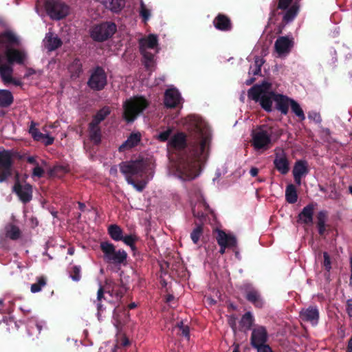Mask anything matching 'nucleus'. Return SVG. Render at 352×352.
I'll list each match as a JSON object with an SVG mask.
<instances>
[{
	"label": "nucleus",
	"mask_w": 352,
	"mask_h": 352,
	"mask_svg": "<svg viewBox=\"0 0 352 352\" xmlns=\"http://www.w3.org/2000/svg\"><path fill=\"white\" fill-rule=\"evenodd\" d=\"M188 140L183 132L174 134L168 140V149L184 151L177 170L184 180H191L199 175L200 162L208 156L210 137L202 127L196 124L194 133Z\"/></svg>",
	"instance_id": "1"
},
{
	"label": "nucleus",
	"mask_w": 352,
	"mask_h": 352,
	"mask_svg": "<svg viewBox=\"0 0 352 352\" xmlns=\"http://www.w3.org/2000/svg\"><path fill=\"white\" fill-rule=\"evenodd\" d=\"M282 130L274 126L262 125L252 133L251 144L256 151L268 150L282 135Z\"/></svg>",
	"instance_id": "2"
},
{
	"label": "nucleus",
	"mask_w": 352,
	"mask_h": 352,
	"mask_svg": "<svg viewBox=\"0 0 352 352\" xmlns=\"http://www.w3.org/2000/svg\"><path fill=\"white\" fill-rule=\"evenodd\" d=\"M150 102L143 96H134L123 104V118L127 123H131L148 107Z\"/></svg>",
	"instance_id": "3"
},
{
	"label": "nucleus",
	"mask_w": 352,
	"mask_h": 352,
	"mask_svg": "<svg viewBox=\"0 0 352 352\" xmlns=\"http://www.w3.org/2000/svg\"><path fill=\"white\" fill-rule=\"evenodd\" d=\"M100 248L103 253V259L108 263L114 265L124 264L127 258V253L122 249L116 250L115 245L109 241H102Z\"/></svg>",
	"instance_id": "4"
},
{
	"label": "nucleus",
	"mask_w": 352,
	"mask_h": 352,
	"mask_svg": "<svg viewBox=\"0 0 352 352\" xmlns=\"http://www.w3.org/2000/svg\"><path fill=\"white\" fill-rule=\"evenodd\" d=\"M148 161L144 158H139L135 160L122 162L119 164L120 172L126 176L132 177V176H142L146 173Z\"/></svg>",
	"instance_id": "5"
},
{
	"label": "nucleus",
	"mask_w": 352,
	"mask_h": 352,
	"mask_svg": "<svg viewBox=\"0 0 352 352\" xmlns=\"http://www.w3.org/2000/svg\"><path fill=\"white\" fill-rule=\"evenodd\" d=\"M117 31L113 22L106 21L94 25L89 30L91 38L96 42H104L111 38Z\"/></svg>",
	"instance_id": "6"
},
{
	"label": "nucleus",
	"mask_w": 352,
	"mask_h": 352,
	"mask_svg": "<svg viewBox=\"0 0 352 352\" xmlns=\"http://www.w3.org/2000/svg\"><path fill=\"white\" fill-rule=\"evenodd\" d=\"M45 9L50 19L59 21L65 18L69 13V7L60 0H47Z\"/></svg>",
	"instance_id": "7"
},
{
	"label": "nucleus",
	"mask_w": 352,
	"mask_h": 352,
	"mask_svg": "<svg viewBox=\"0 0 352 352\" xmlns=\"http://www.w3.org/2000/svg\"><path fill=\"white\" fill-rule=\"evenodd\" d=\"M13 153L11 150L0 151V183L7 181L12 175Z\"/></svg>",
	"instance_id": "8"
},
{
	"label": "nucleus",
	"mask_w": 352,
	"mask_h": 352,
	"mask_svg": "<svg viewBox=\"0 0 352 352\" xmlns=\"http://www.w3.org/2000/svg\"><path fill=\"white\" fill-rule=\"evenodd\" d=\"M107 85V76L104 69L96 66L91 72L87 81L88 87L94 91H101Z\"/></svg>",
	"instance_id": "9"
},
{
	"label": "nucleus",
	"mask_w": 352,
	"mask_h": 352,
	"mask_svg": "<svg viewBox=\"0 0 352 352\" xmlns=\"http://www.w3.org/2000/svg\"><path fill=\"white\" fill-rule=\"evenodd\" d=\"M15 182L12 187V192H14L21 202L23 204L29 203L32 199V186L30 184L22 185L19 180V174H15Z\"/></svg>",
	"instance_id": "10"
},
{
	"label": "nucleus",
	"mask_w": 352,
	"mask_h": 352,
	"mask_svg": "<svg viewBox=\"0 0 352 352\" xmlns=\"http://www.w3.org/2000/svg\"><path fill=\"white\" fill-rule=\"evenodd\" d=\"M268 338V333L266 328L263 326H257L252 329L250 337V344L256 349L266 344Z\"/></svg>",
	"instance_id": "11"
},
{
	"label": "nucleus",
	"mask_w": 352,
	"mask_h": 352,
	"mask_svg": "<svg viewBox=\"0 0 352 352\" xmlns=\"http://www.w3.org/2000/svg\"><path fill=\"white\" fill-rule=\"evenodd\" d=\"M245 299L256 308H262L264 300L260 292L250 285H245L243 287Z\"/></svg>",
	"instance_id": "12"
},
{
	"label": "nucleus",
	"mask_w": 352,
	"mask_h": 352,
	"mask_svg": "<svg viewBox=\"0 0 352 352\" xmlns=\"http://www.w3.org/2000/svg\"><path fill=\"white\" fill-rule=\"evenodd\" d=\"M6 56L10 65L14 63L23 65L26 59L27 54L24 50L8 47L6 51Z\"/></svg>",
	"instance_id": "13"
},
{
	"label": "nucleus",
	"mask_w": 352,
	"mask_h": 352,
	"mask_svg": "<svg viewBox=\"0 0 352 352\" xmlns=\"http://www.w3.org/2000/svg\"><path fill=\"white\" fill-rule=\"evenodd\" d=\"M299 316L302 321L316 325L319 321V310L316 306H309L306 309H302Z\"/></svg>",
	"instance_id": "14"
},
{
	"label": "nucleus",
	"mask_w": 352,
	"mask_h": 352,
	"mask_svg": "<svg viewBox=\"0 0 352 352\" xmlns=\"http://www.w3.org/2000/svg\"><path fill=\"white\" fill-rule=\"evenodd\" d=\"M182 100L180 93L175 88L168 89L164 93V104L167 108H175Z\"/></svg>",
	"instance_id": "15"
},
{
	"label": "nucleus",
	"mask_w": 352,
	"mask_h": 352,
	"mask_svg": "<svg viewBox=\"0 0 352 352\" xmlns=\"http://www.w3.org/2000/svg\"><path fill=\"white\" fill-rule=\"evenodd\" d=\"M275 168L282 175H286L289 171V161L285 153L282 151L281 153H276L274 160Z\"/></svg>",
	"instance_id": "16"
},
{
	"label": "nucleus",
	"mask_w": 352,
	"mask_h": 352,
	"mask_svg": "<svg viewBox=\"0 0 352 352\" xmlns=\"http://www.w3.org/2000/svg\"><path fill=\"white\" fill-rule=\"evenodd\" d=\"M193 216L197 218L201 222L206 221V216L209 213H212L209 205L204 198H201L196 206L192 209Z\"/></svg>",
	"instance_id": "17"
},
{
	"label": "nucleus",
	"mask_w": 352,
	"mask_h": 352,
	"mask_svg": "<svg viewBox=\"0 0 352 352\" xmlns=\"http://www.w3.org/2000/svg\"><path fill=\"white\" fill-rule=\"evenodd\" d=\"M212 23L216 29L222 32H228L232 28L230 19L224 14L219 13Z\"/></svg>",
	"instance_id": "18"
},
{
	"label": "nucleus",
	"mask_w": 352,
	"mask_h": 352,
	"mask_svg": "<svg viewBox=\"0 0 352 352\" xmlns=\"http://www.w3.org/2000/svg\"><path fill=\"white\" fill-rule=\"evenodd\" d=\"M293 47V41L286 36L278 37L275 41L274 47L279 56L289 53Z\"/></svg>",
	"instance_id": "19"
},
{
	"label": "nucleus",
	"mask_w": 352,
	"mask_h": 352,
	"mask_svg": "<svg viewBox=\"0 0 352 352\" xmlns=\"http://www.w3.org/2000/svg\"><path fill=\"white\" fill-rule=\"evenodd\" d=\"M292 98L288 96L277 94L275 96V109L280 111L283 115H287L289 111V107L291 104Z\"/></svg>",
	"instance_id": "20"
},
{
	"label": "nucleus",
	"mask_w": 352,
	"mask_h": 352,
	"mask_svg": "<svg viewBox=\"0 0 352 352\" xmlns=\"http://www.w3.org/2000/svg\"><path fill=\"white\" fill-rule=\"evenodd\" d=\"M216 240L219 246L233 248L236 245L237 241L234 236L228 234L224 231L218 230Z\"/></svg>",
	"instance_id": "21"
},
{
	"label": "nucleus",
	"mask_w": 352,
	"mask_h": 352,
	"mask_svg": "<svg viewBox=\"0 0 352 352\" xmlns=\"http://www.w3.org/2000/svg\"><path fill=\"white\" fill-rule=\"evenodd\" d=\"M314 212V205L309 204L303 208L302 211L298 214V222L302 223L305 225H309L313 223V217Z\"/></svg>",
	"instance_id": "22"
},
{
	"label": "nucleus",
	"mask_w": 352,
	"mask_h": 352,
	"mask_svg": "<svg viewBox=\"0 0 352 352\" xmlns=\"http://www.w3.org/2000/svg\"><path fill=\"white\" fill-rule=\"evenodd\" d=\"M276 94V93L272 91L264 93L259 100L258 102L261 107L266 112L270 113L272 111V104L274 102Z\"/></svg>",
	"instance_id": "23"
},
{
	"label": "nucleus",
	"mask_w": 352,
	"mask_h": 352,
	"mask_svg": "<svg viewBox=\"0 0 352 352\" xmlns=\"http://www.w3.org/2000/svg\"><path fill=\"white\" fill-rule=\"evenodd\" d=\"M141 140V135L138 133H132L120 146L119 151L124 152L137 146Z\"/></svg>",
	"instance_id": "24"
},
{
	"label": "nucleus",
	"mask_w": 352,
	"mask_h": 352,
	"mask_svg": "<svg viewBox=\"0 0 352 352\" xmlns=\"http://www.w3.org/2000/svg\"><path fill=\"white\" fill-rule=\"evenodd\" d=\"M111 289L109 290L107 293L111 297L115 298L118 301L120 300L126 291V288L122 281L120 280V283H113L111 285Z\"/></svg>",
	"instance_id": "25"
},
{
	"label": "nucleus",
	"mask_w": 352,
	"mask_h": 352,
	"mask_svg": "<svg viewBox=\"0 0 352 352\" xmlns=\"http://www.w3.org/2000/svg\"><path fill=\"white\" fill-rule=\"evenodd\" d=\"M129 316L124 307L116 306L113 312V318L116 322V326L120 325L128 320Z\"/></svg>",
	"instance_id": "26"
},
{
	"label": "nucleus",
	"mask_w": 352,
	"mask_h": 352,
	"mask_svg": "<svg viewBox=\"0 0 352 352\" xmlns=\"http://www.w3.org/2000/svg\"><path fill=\"white\" fill-rule=\"evenodd\" d=\"M254 318L250 311L246 312L241 318L239 325L241 331L246 332L250 329L254 323Z\"/></svg>",
	"instance_id": "27"
},
{
	"label": "nucleus",
	"mask_w": 352,
	"mask_h": 352,
	"mask_svg": "<svg viewBox=\"0 0 352 352\" xmlns=\"http://www.w3.org/2000/svg\"><path fill=\"white\" fill-rule=\"evenodd\" d=\"M110 113L111 108L109 106H104L93 116L91 123L92 125H100V122L104 120Z\"/></svg>",
	"instance_id": "28"
},
{
	"label": "nucleus",
	"mask_w": 352,
	"mask_h": 352,
	"mask_svg": "<svg viewBox=\"0 0 352 352\" xmlns=\"http://www.w3.org/2000/svg\"><path fill=\"white\" fill-rule=\"evenodd\" d=\"M89 136L91 142L95 145H98L101 142V129L99 125H92V123L89 124Z\"/></svg>",
	"instance_id": "29"
},
{
	"label": "nucleus",
	"mask_w": 352,
	"mask_h": 352,
	"mask_svg": "<svg viewBox=\"0 0 352 352\" xmlns=\"http://www.w3.org/2000/svg\"><path fill=\"white\" fill-rule=\"evenodd\" d=\"M45 41V47L50 52L56 50L63 44L60 38L56 36H54L52 33L47 34Z\"/></svg>",
	"instance_id": "30"
},
{
	"label": "nucleus",
	"mask_w": 352,
	"mask_h": 352,
	"mask_svg": "<svg viewBox=\"0 0 352 352\" xmlns=\"http://www.w3.org/2000/svg\"><path fill=\"white\" fill-rule=\"evenodd\" d=\"M0 42L10 45H19V40L11 31L6 30L0 34Z\"/></svg>",
	"instance_id": "31"
},
{
	"label": "nucleus",
	"mask_w": 352,
	"mask_h": 352,
	"mask_svg": "<svg viewBox=\"0 0 352 352\" xmlns=\"http://www.w3.org/2000/svg\"><path fill=\"white\" fill-rule=\"evenodd\" d=\"M14 102L12 92L7 89H0V107L8 108Z\"/></svg>",
	"instance_id": "32"
},
{
	"label": "nucleus",
	"mask_w": 352,
	"mask_h": 352,
	"mask_svg": "<svg viewBox=\"0 0 352 352\" xmlns=\"http://www.w3.org/2000/svg\"><path fill=\"white\" fill-rule=\"evenodd\" d=\"M309 171V169L307 162L306 160H300L295 162L292 173L304 177L308 174Z\"/></svg>",
	"instance_id": "33"
},
{
	"label": "nucleus",
	"mask_w": 352,
	"mask_h": 352,
	"mask_svg": "<svg viewBox=\"0 0 352 352\" xmlns=\"http://www.w3.org/2000/svg\"><path fill=\"white\" fill-rule=\"evenodd\" d=\"M103 4L106 8L118 13L124 8L125 2L124 0H103Z\"/></svg>",
	"instance_id": "34"
},
{
	"label": "nucleus",
	"mask_w": 352,
	"mask_h": 352,
	"mask_svg": "<svg viewBox=\"0 0 352 352\" xmlns=\"http://www.w3.org/2000/svg\"><path fill=\"white\" fill-rule=\"evenodd\" d=\"M158 44L157 36L149 34L146 38H141L139 41L140 47L145 49H154Z\"/></svg>",
	"instance_id": "35"
},
{
	"label": "nucleus",
	"mask_w": 352,
	"mask_h": 352,
	"mask_svg": "<svg viewBox=\"0 0 352 352\" xmlns=\"http://www.w3.org/2000/svg\"><path fill=\"white\" fill-rule=\"evenodd\" d=\"M285 199L289 204H295L298 200V193L296 186L288 184L285 189Z\"/></svg>",
	"instance_id": "36"
},
{
	"label": "nucleus",
	"mask_w": 352,
	"mask_h": 352,
	"mask_svg": "<svg viewBox=\"0 0 352 352\" xmlns=\"http://www.w3.org/2000/svg\"><path fill=\"white\" fill-rule=\"evenodd\" d=\"M6 236L11 240H17L21 237V232L19 227L10 223L6 226Z\"/></svg>",
	"instance_id": "37"
},
{
	"label": "nucleus",
	"mask_w": 352,
	"mask_h": 352,
	"mask_svg": "<svg viewBox=\"0 0 352 352\" xmlns=\"http://www.w3.org/2000/svg\"><path fill=\"white\" fill-rule=\"evenodd\" d=\"M263 94L262 87L255 85L248 90V96L250 99L258 102Z\"/></svg>",
	"instance_id": "38"
},
{
	"label": "nucleus",
	"mask_w": 352,
	"mask_h": 352,
	"mask_svg": "<svg viewBox=\"0 0 352 352\" xmlns=\"http://www.w3.org/2000/svg\"><path fill=\"white\" fill-rule=\"evenodd\" d=\"M122 232L121 228L116 224H112L108 227V234L110 237L116 241L122 240Z\"/></svg>",
	"instance_id": "39"
},
{
	"label": "nucleus",
	"mask_w": 352,
	"mask_h": 352,
	"mask_svg": "<svg viewBox=\"0 0 352 352\" xmlns=\"http://www.w3.org/2000/svg\"><path fill=\"white\" fill-rule=\"evenodd\" d=\"M72 77H78L82 72V65L79 58H75L69 66Z\"/></svg>",
	"instance_id": "40"
},
{
	"label": "nucleus",
	"mask_w": 352,
	"mask_h": 352,
	"mask_svg": "<svg viewBox=\"0 0 352 352\" xmlns=\"http://www.w3.org/2000/svg\"><path fill=\"white\" fill-rule=\"evenodd\" d=\"M290 107L292 112L298 118L300 121L305 120V115L300 104L294 99L291 101Z\"/></svg>",
	"instance_id": "41"
},
{
	"label": "nucleus",
	"mask_w": 352,
	"mask_h": 352,
	"mask_svg": "<svg viewBox=\"0 0 352 352\" xmlns=\"http://www.w3.org/2000/svg\"><path fill=\"white\" fill-rule=\"evenodd\" d=\"M37 282L35 283H33L31 285V292L32 293H37L41 291L42 288L46 285L47 284V280L46 278L43 276L37 277Z\"/></svg>",
	"instance_id": "42"
},
{
	"label": "nucleus",
	"mask_w": 352,
	"mask_h": 352,
	"mask_svg": "<svg viewBox=\"0 0 352 352\" xmlns=\"http://www.w3.org/2000/svg\"><path fill=\"white\" fill-rule=\"evenodd\" d=\"M35 126L36 123L32 121L29 129V133L31 134L34 140L41 141L44 139L45 134L40 132L39 130L35 127Z\"/></svg>",
	"instance_id": "43"
},
{
	"label": "nucleus",
	"mask_w": 352,
	"mask_h": 352,
	"mask_svg": "<svg viewBox=\"0 0 352 352\" xmlns=\"http://www.w3.org/2000/svg\"><path fill=\"white\" fill-rule=\"evenodd\" d=\"M203 234L202 224L197 225L190 233V239L194 244H198L200 237Z\"/></svg>",
	"instance_id": "44"
},
{
	"label": "nucleus",
	"mask_w": 352,
	"mask_h": 352,
	"mask_svg": "<svg viewBox=\"0 0 352 352\" xmlns=\"http://www.w3.org/2000/svg\"><path fill=\"white\" fill-rule=\"evenodd\" d=\"M69 277L75 282L81 279V267L79 265H74L69 271Z\"/></svg>",
	"instance_id": "45"
},
{
	"label": "nucleus",
	"mask_w": 352,
	"mask_h": 352,
	"mask_svg": "<svg viewBox=\"0 0 352 352\" xmlns=\"http://www.w3.org/2000/svg\"><path fill=\"white\" fill-rule=\"evenodd\" d=\"M263 63L264 60L256 56L254 60V67L252 69V67H250L249 74L252 72L254 76L259 75L261 72V67Z\"/></svg>",
	"instance_id": "46"
},
{
	"label": "nucleus",
	"mask_w": 352,
	"mask_h": 352,
	"mask_svg": "<svg viewBox=\"0 0 352 352\" xmlns=\"http://www.w3.org/2000/svg\"><path fill=\"white\" fill-rule=\"evenodd\" d=\"M140 16L142 17L144 23H146L151 17V11L146 8L142 1L140 2Z\"/></svg>",
	"instance_id": "47"
},
{
	"label": "nucleus",
	"mask_w": 352,
	"mask_h": 352,
	"mask_svg": "<svg viewBox=\"0 0 352 352\" xmlns=\"http://www.w3.org/2000/svg\"><path fill=\"white\" fill-rule=\"evenodd\" d=\"M140 52L146 61V67H148L149 63H151L153 60L154 54L142 47H140Z\"/></svg>",
	"instance_id": "48"
},
{
	"label": "nucleus",
	"mask_w": 352,
	"mask_h": 352,
	"mask_svg": "<svg viewBox=\"0 0 352 352\" xmlns=\"http://www.w3.org/2000/svg\"><path fill=\"white\" fill-rule=\"evenodd\" d=\"M138 237L135 235L130 234L126 235L124 236H122V241L126 245L131 247V248L134 250L135 249V243L137 241Z\"/></svg>",
	"instance_id": "49"
},
{
	"label": "nucleus",
	"mask_w": 352,
	"mask_h": 352,
	"mask_svg": "<svg viewBox=\"0 0 352 352\" xmlns=\"http://www.w3.org/2000/svg\"><path fill=\"white\" fill-rule=\"evenodd\" d=\"M173 129L170 127H168L166 131L160 132L157 139L162 142H166L168 140H170V135L172 134Z\"/></svg>",
	"instance_id": "50"
},
{
	"label": "nucleus",
	"mask_w": 352,
	"mask_h": 352,
	"mask_svg": "<svg viewBox=\"0 0 352 352\" xmlns=\"http://www.w3.org/2000/svg\"><path fill=\"white\" fill-rule=\"evenodd\" d=\"M317 226H324L325 225L327 218V212L324 210H322L318 212L317 216Z\"/></svg>",
	"instance_id": "51"
},
{
	"label": "nucleus",
	"mask_w": 352,
	"mask_h": 352,
	"mask_svg": "<svg viewBox=\"0 0 352 352\" xmlns=\"http://www.w3.org/2000/svg\"><path fill=\"white\" fill-rule=\"evenodd\" d=\"M308 118L317 124H320L322 122L320 114L314 111H311L308 113Z\"/></svg>",
	"instance_id": "52"
},
{
	"label": "nucleus",
	"mask_w": 352,
	"mask_h": 352,
	"mask_svg": "<svg viewBox=\"0 0 352 352\" xmlns=\"http://www.w3.org/2000/svg\"><path fill=\"white\" fill-rule=\"evenodd\" d=\"M177 327L182 331V335L185 338L189 339L190 338V329L188 325H184L183 322L181 321L177 324Z\"/></svg>",
	"instance_id": "53"
},
{
	"label": "nucleus",
	"mask_w": 352,
	"mask_h": 352,
	"mask_svg": "<svg viewBox=\"0 0 352 352\" xmlns=\"http://www.w3.org/2000/svg\"><path fill=\"white\" fill-rule=\"evenodd\" d=\"M44 174H45L44 169L42 167L39 166L38 164H36L32 170V176L33 177H36L38 178H41V177H43Z\"/></svg>",
	"instance_id": "54"
},
{
	"label": "nucleus",
	"mask_w": 352,
	"mask_h": 352,
	"mask_svg": "<svg viewBox=\"0 0 352 352\" xmlns=\"http://www.w3.org/2000/svg\"><path fill=\"white\" fill-rule=\"evenodd\" d=\"M323 266L327 272L331 269V262L329 254L327 252H323Z\"/></svg>",
	"instance_id": "55"
},
{
	"label": "nucleus",
	"mask_w": 352,
	"mask_h": 352,
	"mask_svg": "<svg viewBox=\"0 0 352 352\" xmlns=\"http://www.w3.org/2000/svg\"><path fill=\"white\" fill-rule=\"evenodd\" d=\"M126 181L129 184H131L133 186V187L137 190H138L139 192H142L145 186L144 184H136L134 181V179L131 177H128V178L126 179Z\"/></svg>",
	"instance_id": "56"
},
{
	"label": "nucleus",
	"mask_w": 352,
	"mask_h": 352,
	"mask_svg": "<svg viewBox=\"0 0 352 352\" xmlns=\"http://www.w3.org/2000/svg\"><path fill=\"white\" fill-rule=\"evenodd\" d=\"M346 312L349 318H352V299H348L346 302Z\"/></svg>",
	"instance_id": "57"
},
{
	"label": "nucleus",
	"mask_w": 352,
	"mask_h": 352,
	"mask_svg": "<svg viewBox=\"0 0 352 352\" xmlns=\"http://www.w3.org/2000/svg\"><path fill=\"white\" fill-rule=\"evenodd\" d=\"M54 138L53 137L50 136L49 135H45L44 139L41 140L44 143L45 146L52 145L54 143Z\"/></svg>",
	"instance_id": "58"
},
{
	"label": "nucleus",
	"mask_w": 352,
	"mask_h": 352,
	"mask_svg": "<svg viewBox=\"0 0 352 352\" xmlns=\"http://www.w3.org/2000/svg\"><path fill=\"white\" fill-rule=\"evenodd\" d=\"M257 352H273L272 348L268 344H265L258 348H256Z\"/></svg>",
	"instance_id": "59"
},
{
	"label": "nucleus",
	"mask_w": 352,
	"mask_h": 352,
	"mask_svg": "<svg viewBox=\"0 0 352 352\" xmlns=\"http://www.w3.org/2000/svg\"><path fill=\"white\" fill-rule=\"evenodd\" d=\"M259 86L262 87L263 89V93H267L269 92L267 90L271 88V84L268 82L264 81L261 85Z\"/></svg>",
	"instance_id": "60"
},
{
	"label": "nucleus",
	"mask_w": 352,
	"mask_h": 352,
	"mask_svg": "<svg viewBox=\"0 0 352 352\" xmlns=\"http://www.w3.org/2000/svg\"><path fill=\"white\" fill-rule=\"evenodd\" d=\"M102 298H104V289L102 287L100 286L97 292L98 301H101Z\"/></svg>",
	"instance_id": "61"
},
{
	"label": "nucleus",
	"mask_w": 352,
	"mask_h": 352,
	"mask_svg": "<svg viewBox=\"0 0 352 352\" xmlns=\"http://www.w3.org/2000/svg\"><path fill=\"white\" fill-rule=\"evenodd\" d=\"M13 84L15 86H21L22 82L20 80L16 79L13 77L10 78V80H9V84Z\"/></svg>",
	"instance_id": "62"
},
{
	"label": "nucleus",
	"mask_w": 352,
	"mask_h": 352,
	"mask_svg": "<svg viewBox=\"0 0 352 352\" xmlns=\"http://www.w3.org/2000/svg\"><path fill=\"white\" fill-rule=\"evenodd\" d=\"M235 319L236 318L232 316L230 317V319L229 320V324L230 326V327L234 330L235 331L236 329V322H235Z\"/></svg>",
	"instance_id": "63"
},
{
	"label": "nucleus",
	"mask_w": 352,
	"mask_h": 352,
	"mask_svg": "<svg viewBox=\"0 0 352 352\" xmlns=\"http://www.w3.org/2000/svg\"><path fill=\"white\" fill-rule=\"evenodd\" d=\"M293 176H294L295 183L298 186H300L301 185V179L303 176L296 175V174H293Z\"/></svg>",
	"instance_id": "64"
}]
</instances>
